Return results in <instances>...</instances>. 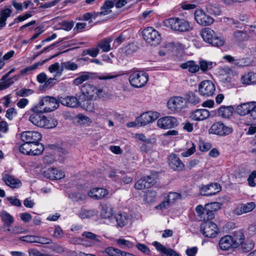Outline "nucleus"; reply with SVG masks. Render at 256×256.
I'll return each instance as SVG.
<instances>
[{
  "label": "nucleus",
  "mask_w": 256,
  "mask_h": 256,
  "mask_svg": "<svg viewBox=\"0 0 256 256\" xmlns=\"http://www.w3.org/2000/svg\"><path fill=\"white\" fill-rule=\"evenodd\" d=\"M159 116V114L157 112L149 111L143 113L139 117L136 118L138 126H146L156 120Z\"/></svg>",
  "instance_id": "10"
},
{
  "label": "nucleus",
  "mask_w": 256,
  "mask_h": 256,
  "mask_svg": "<svg viewBox=\"0 0 256 256\" xmlns=\"http://www.w3.org/2000/svg\"><path fill=\"white\" fill-rule=\"evenodd\" d=\"M0 218L2 222L4 224V228L12 226L14 222L13 216L5 210H3L0 212Z\"/></svg>",
  "instance_id": "28"
},
{
  "label": "nucleus",
  "mask_w": 256,
  "mask_h": 256,
  "mask_svg": "<svg viewBox=\"0 0 256 256\" xmlns=\"http://www.w3.org/2000/svg\"><path fill=\"white\" fill-rule=\"evenodd\" d=\"M2 179L8 186L12 188H18L22 185L20 180L9 174H4Z\"/></svg>",
  "instance_id": "18"
},
{
  "label": "nucleus",
  "mask_w": 256,
  "mask_h": 256,
  "mask_svg": "<svg viewBox=\"0 0 256 256\" xmlns=\"http://www.w3.org/2000/svg\"><path fill=\"white\" fill-rule=\"evenodd\" d=\"M98 214V211L95 210H82L80 212L78 216L82 219L89 218H92Z\"/></svg>",
  "instance_id": "39"
},
{
  "label": "nucleus",
  "mask_w": 256,
  "mask_h": 256,
  "mask_svg": "<svg viewBox=\"0 0 256 256\" xmlns=\"http://www.w3.org/2000/svg\"><path fill=\"white\" fill-rule=\"evenodd\" d=\"M256 178V171L254 170L250 174L249 176L248 181V185L250 186L254 187L256 186V184L254 182V180Z\"/></svg>",
  "instance_id": "64"
},
{
  "label": "nucleus",
  "mask_w": 256,
  "mask_h": 256,
  "mask_svg": "<svg viewBox=\"0 0 256 256\" xmlns=\"http://www.w3.org/2000/svg\"><path fill=\"white\" fill-rule=\"evenodd\" d=\"M211 220H204L200 225L201 232L207 238H214L218 230L217 225Z\"/></svg>",
  "instance_id": "7"
},
{
  "label": "nucleus",
  "mask_w": 256,
  "mask_h": 256,
  "mask_svg": "<svg viewBox=\"0 0 256 256\" xmlns=\"http://www.w3.org/2000/svg\"><path fill=\"white\" fill-rule=\"evenodd\" d=\"M81 91L82 94L90 100H96L103 97L104 95L102 90L98 88L94 85L88 83L82 86Z\"/></svg>",
  "instance_id": "3"
},
{
  "label": "nucleus",
  "mask_w": 256,
  "mask_h": 256,
  "mask_svg": "<svg viewBox=\"0 0 256 256\" xmlns=\"http://www.w3.org/2000/svg\"><path fill=\"white\" fill-rule=\"evenodd\" d=\"M168 163L170 166L174 170L182 171L185 168L184 164L175 154H172L169 156Z\"/></svg>",
  "instance_id": "14"
},
{
  "label": "nucleus",
  "mask_w": 256,
  "mask_h": 256,
  "mask_svg": "<svg viewBox=\"0 0 256 256\" xmlns=\"http://www.w3.org/2000/svg\"><path fill=\"white\" fill-rule=\"evenodd\" d=\"M44 176L50 180H60L65 176L64 172L62 170L56 168H50L43 172Z\"/></svg>",
  "instance_id": "16"
},
{
  "label": "nucleus",
  "mask_w": 256,
  "mask_h": 256,
  "mask_svg": "<svg viewBox=\"0 0 256 256\" xmlns=\"http://www.w3.org/2000/svg\"><path fill=\"white\" fill-rule=\"evenodd\" d=\"M58 124L57 120L52 118H48L46 116L44 120V124L42 128H55Z\"/></svg>",
  "instance_id": "48"
},
{
  "label": "nucleus",
  "mask_w": 256,
  "mask_h": 256,
  "mask_svg": "<svg viewBox=\"0 0 256 256\" xmlns=\"http://www.w3.org/2000/svg\"><path fill=\"white\" fill-rule=\"evenodd\" d=\"M100 215L104 218H108L112 215V208L110 205L105 204L102 206Z\"/></svg>",
  "instance_id": "37"
},
{
  "label": "nucleus",
  "mask_w": 256,
  "mask_h": 256,
  "mask_svg": "<svg viewBox=\"0 0 256 256\" xmlns=\"http://www.w3.org/2000/svg\"><path fill=\"white\" fill-rule=\"evenodd\" d=\"M134 187L138 190H142L148 188V184H147L144 177L138 180L134 185Z\"/></svg>",
  "instance_id": "54"
},
{
  "label": "nucleus",
  "mask_w": 256,
  "mask_h": 256,
  "mask_svg": "<svg viewBox=\"0 0 256 256\" xmlns=\"http://www.w3.org/2000/svg\"><path fill=\"white\" fill-rule=\"evenodd\" d=\"M12 13V10L10 8H5L0 12V28H2L6 26L7 18L10 16Z\"/></svg>",
  "instance_id": "33"
},
{
  "label": "nucleus",
  "mask_w": 256,
  "mask_h": 256,
  "mask_svg": "<svg viewBox=\"0 0 256 256\" xmlns=\"http://www.w3.org/2000/svg\"><path fill=\"white\" fill-rule=\"evenodd\" d=\"M181 198L182 196L180 194L176 192H170L166 198L171 204L174 203L177 200L181 199Z\"/></svg>",
  "instance_id": "47"
},
{
  "label": "nucleus",
  "mask_w": 256,
  "mask_h": 256,
  "mask_svg": "<svg viewBox=\"0 0 256 256\" xmlns=\"http://www.w3.org/2000/svg\"><path fill=\"white\" fill-rule=\"evenodd\" d=\"M142 36L146 42L152 46L158 44L161 40L158 32L152 27L145 28L142 32Z\"/></svg>",
  "instance_id": "5"
},
{
  "label": "nucleus",
  "mask_w": 256,
  "mask_h": 256,
  "mask_svg": "<svg viewBox=\"0 0 256 256\" xmlns=\"http://www.w3.org/2000/svg\"><path fill=\"white\" fill-rule=\"evenodd\" d=\"M85 53L92 57L95 58L98 55L99 50L98 48L87 49L83 52V55H84Z\"/></svg>",
  "instance_id": "59"
},
{
  "label": "nucleus",
  "mask_w": 256,
  "mask_h": 256,
  "mask_svg": "<svg viewBox=\"0 0 256 256\" xmlns=\"http://www.w3.org/2000/svg\"><path fill=\"white\" fill-rule=\"evenodd\" d=\"M82 236L86 237V238L92 240V245H98L99 243L100 242V236H97L91 232H84L82 234Z\"/></svg>",
  "instance_id": "42"
},
{
  "label": "nucleus",
  "mask_w": 256,
  "mask_h": 256,
  "mask_svg": "<svg viewBox=\"0 0 256 256\" xmlns=\"http://www.w3.org/2000/svg\"><path fill=\"white\" fill-rule=\"evenodd\" d=\"M219 246L223 250H227L232 247L234 248L232 236L227 235L222 238L219 242Z\"/></svg>",
  "instance_id": "25"
},
{
  "label": "nucleus",
  "mask_w": 256,
  "mask_h": 256,
  "mask_svg": "<svg viewBox=\"0 0 256 256\" xmlns=\"http://www.w3.org/2000/svg\"><path fill=\"white\" fill-rule=\"evenodd\" d=\"M210 114V112L206 109H198L191 114L190 118L194 120L200 121L208 118Z\"/></svg>",
  "instance_id": "21"
},
{
  "label": "nucleus",
  "mask_w": 256,
  "mask_h": 256,
  "mask_svg": "<svg viewBox=\"0 0 256 256\" xmlns=\"http://www.w3.org/2000/svg\"><path fill=\"white\" fill-rule=\"evenodd\" d=\"M196 211L198 216L203 220H207V210L206 209V205L202 206V205H198L196 208Z\"/></svg>",
  "instance_id": "46"
},
{
  "label": "nucleus",
  "mask_w": 256,
  "mask_h": 256,
  "mask_svg": "<svg viewBox=\"0 0 256 256\" xmlns=\"http://www.w3.org/2000/svg\"><path fill=\"white\" fill-rule=\"evenodd\" d=\"M194 19L200 25L208 26L211 25L214 22V19L202 10L198 9L194 12Z\"/></svg>",
  "instance_id": "9"
},
{
  "label": "nucleus",
  "mask_w": 256,
  "mask_h": 256,
  "mask_svg": "<svg viewBox=\"0 0 256 256\" xmlns=\"http://www.w3.org/2000/svg\"><path fill=\"white\" fill-rule=\"evenodd\" d=\"M191 29L188 21L182 18L179 19L177 31L184 32L189 31Z\"/></svg>",
  "instance_id": "43"
},
{
  "label": "nucleus",
  "mask_w": 256,
  "mask_h": 256,
  "mask_svg": "<svg viewBox=\"0 0 256 256\" xmlns=\"http://www.w3.org/2000/svg\"><path fill=\"white\" fill-rule=\"evenodd\" d=\"M36 236L27 235L20 236L19 240L26 242L36 243Z\"/></svg>",
  "instance_id": "57"
},
{
  "label": "nucleus",
  "mask_w": 256,
  "mask_h": 256,
  "mask_svg": "<svg viewBox=\"0 0 256 256\" xmlns=\"http://www.w3.org/2000/svg\"><path fill=\"white\" fill-rule=\"evenodd\" d=\"M34 92L33 90L31 89L23 88L16 92V95L19 96H26L32 94Z\"/></svg>",
  "instance_id": "58"
},
{
  "label": "nucleus",
  "mask_w": 256,
  "mask_h": 256,
  "mask_svg": "<svg viewBox=\"0 0 256 256\" xmlns=\"http://www.w3.org/2000/svg\"><path fill=\"white\" fill-rule=\"evenodd\" d=\"M38 106L40 108H41V112H48L56 109L59 104L56 98L54 97L46 96L41 99Z\"/></svg>",
  "instance_id": "4"
},
{
  "label": "nucleus",
  "mask_w": 256,
  "mask_h": 256,
  "mask_svg": "<svg viewBox=\"0 0 256 256\" xmlns=\"http://www.w3.org/2000/svg\"><path fill=\"white\" fill-rule=\"evenodd\" d=\"M157 125L162 129L172 128L178 125V120L172 116H164L158 120Z\"/></svg>",
  "instance_id": "12"
},
{
  "label": "nucleus",
  "mask_w": 256,
  "mask_h": 256,
  "mask_svg": "<svg viewBox=\"0 0 256 256\" xmlns=\"http://www.w3.org/2000/svg\"><path fill=\"white\" fill-rule=\"evenodd\" d=\"M4 228V232L10 237L24 234L26 232L24 228L20 226H8Z\"/></svg>",
  "instance_id": "20"
},
{
  "label": "nucleus",
  "mask_w": 256,
  "mask_h": 256,
  "mask_svg": "<svg viewBox=\"0 0 256 256\" xmlns=\"http://www.w3.org/2000/svg\"><path fill=\"white\" fill-rule=\"evenodd\" d=\"M233 132L232 127L225 125L220 122L214 123L208 130L209 134L224 136L230 134Z\"/></svg>",
  "instance_id": "6"
},
{
  "label": "nucleus",
  "mask_w": 256,
  "mask_h": 256,
  "mask_svg": "<svg viewBox=\"0 0 256 256\" xmlns=\"http://www.w3.org/2000/svg\"><path fill=\"white\" fill-rule=\"evenodd\" d=\"M118 225L122 227L128 223V218L126 214L122 213L118 214L115 216Z\"/></svg>",
  "instance_id": "45"
},
{
  "label": "nucleus",
  "mask_w": 256,
  "mask_h": 256,
  "mask_svg": "<svg viewBox=\"0 0 256 256\" xmlns=\"http://www.w3.org/2000/svg\"><path fill=\"white\" fill-rule=\"evenodd\" d=\"M114 7V4L110 0H106L100 8V14L106 16L112 12L111 8Z\"/></svg>",
  "instance_id": "38"
},
{
  "label": "nucleus",
  "mask_w": 256,
  "mask_h": 256,
  "mask_svg": "<svg viewBox=\"0 0 256 256\" xmlns=\"http://www.w3.org/2000/svg\"><path fill=\"white\" fill-rule=\"evenodd\" d=\"M152 244H153V246H154L156 247V249L158 251H159L164 254H166V253L168 249L158 242H153Z\"/></svg>",
  "instance_id": "63"
},
{
  "label": "nucleus",
  "mask_w": 256,
  "mask_h": 256,
  "mask_svg": "<svg viewBox=\"0 0 256 256\" xmlns=\"http://www.w3.org/2000/svg\"><path fill=\"white\" fill-rule=\"evenodd\" d=\"M12 13V10L10 8H5L0 12V28H2L6 26L7 18L10 16Z\"/></svg>",
  "instance_id": "34"
},
{
  "label": "nucleus",
  "mask_w": 256,
  "mask_h": 256,
  "mask_svg": "<svg viewBox=\"0 0 256 256\" xmlns=\"http://www.w3.org/2000/svg\"><path fill=\"white\" fill-rule=\"evenodd\" d=\"M222 204L218 202H212L206 204V209L207 210V220H212L214 217V212L216 211L221 208Z\"/></svg>",
  "instance_id": "23"
},
{
  "label": "nucleus",
  "mask_w": 256,
  "mask_h": 256,
  "mask_svg": "<svg viewBox=\"0 0 256 256\" xmlns=\"http://www.w3.org/2000/svg\"><path fill=\"white\" fill-rule=\"evenodd\" d=\"M118 252L119 249L112 246L108 247L102 251V253L106 254L108 256H118Z\"/></svg>",
  "instance_id": "53"
},
{
  "label": "nucleus",
  "mask_w": 256,
  "mask_h": 256,
  "mask_svg": "<svg viewBox=\"0 0 256 256\" xmlns=\"http://www.w3.org/2000/svg\"><path fill=\"white\" fill-rule=\"evenodd\" d=\"M31 144L24 142L19 148V150L23 154L30 156Z\"/></svg>",
  "instance_id": "50"
},
{
  "label": "nucleus",
  "mask_w": 256,
  "mask_h": 256,
  "mask_svg": "<svg viewBox=\"0 0 256 256\" xmlns=\"http://www.w3.org/2000/svg\"><path fill=\"white\" fill-rule=\"evenodd\" d=\"M234 110L232 106H222L218 110V114L223 118H228L232 116Z\"/></svg>",
  "instance_id": "29"
},
{
  "label": "nucleus",
  "mask_w": 256,
  "mask_h": 256,
  "mask_svg": "<svg viewBox=\"0 0 256 256\" xmlns=\"http://www.w3.org/2000/svg\"><path fill=\"white\" fill-rule=\"evenodd\" d=\"M22 140L29 144L37 142L42 138V136L40 133L36 131L24 132L21 134Z\"/></svg>",
  "instance_id": "13"
},
{
  "label": "nucleus",
  "mask_w": 256,
  "mask_h": 256,
  "mask_svg": "<svg viewBox=\"0 0 256 256\" xmlns=\"http://www.w3.org/2000/svg\"><path fill=\"white\" fill-rule=\"evenodd\" d=\"M58 54H56L52 56L51 57H50L48 58L45 59V60H43L41 62H36L34 63L33 65L28 66V67L20 70V74L22 76H24L28 72L32 71L33 70L36 69L39 66H41L43 65L44 63L47 62L48 60H50L54 58L57 56H58Z\"/></svg>",
  "instance_id": "27"
},
{
  "label": "nucleus",
  "mask_w": 256,
  "mask_h": 256,
  "mask_svg": "<svg viewBox=\"0 0 256 256\" xmlns=\"http://www.w3.org/2000/svg\"><path fill=\"white\" fill-rule=\"evenodd\" d=\"M255 208L256 204L254 202L241 204L235 208L234 212V214L240 216L252 212Z\"/></svg>",
  "instance_id": "17"
},
{
  "label": "nucleus",
  "mask_w": 256,
  "mask_h": 256,
  "mask_svg": "<svg viewBox=\"0 0 256 256\" xmlns=\"http://www.w3.org/2000/svg\"><path fill=\"white\" fill-rule=\"evenodd\" d=\"M212 63L210 62L202 60L200 62V68L202 72H206L212 68Z\"/></svg>",
  "instance_id": "56"
},
{
  "label": "nucleus",
  "mask_w": 256,
  "mask_h": 256,
  "mask_svg": "<svg viewBox=\"0 0 256 256\" xmlns=\"http://www.w3.org/2000/svg\"><path fill=\"white\" fill-rule=\"evenodd\" d=\"M52 242L51 239L43 236H36V243H39L42 244H50Z\"/></svg>",
  "instance_id": "60"
},
{
  "label": "nucleus",
  "mask_w": 256,
  "mask_h": 256,
  "mask_svg": "<svg viewBox=\"0 0 256 256\" xmlns=\"http://www.w3.org/2000/svg\"><path fill=\"white\" fill-rule=\"evenodd\" d=\"M64 233L62 229L59 226H56L53 236L56 238H60L63 236Z\"/></svg>",
  "instance_id": "62"
},
{
  "label": "nucleus",
  "mask_w": 256,
  "mask_h": 256,
  "mask_svg": "<svg viewBox=\"0 0 256 256\" xmlns=\"http://www.w3.org/2000/svg\"><path fill=\"white\" fill-rule=\"evenodd\" d=\"M242 84L248 85L256 84V74L248 72L245 74L242 78Z\"/></svg>",
  "instance_id": "32"
},
{
  "label": "nucleus",
  "mask_w": 256,
  "mask_h": 256,
  "mask_svg": "<svg viewBox=\"0 0 256 256\" xmlns=\"http://www.w3.org/2000/svg\"><path fill=\"white\" fill-rule=\"evenodd\" d=\"M30 156H38L41 154L44 150V145L38 141L37 142L31 144Z\"/></svg>",
  "instance_id": "30"
},
{
  "label": "nucleus",
  "mask_w": 256,
  "mask_h": 256,
  "mask_svg": "<svg viewBox=\"0 0 256 256\" xmlns=\"http://www.w3.org/2000/svg\"><path fill=\"white\" fill-rule=\"evenodd\" d=\"M48 70L50 72H56L55 76V77H56L57 76H60L62 75L63 68H62L60 70V64L57 62L51 64L48 68Z\"/></svg>",
  "instance_id": "49"
},
{
  "label": "nucleus",
  "mask_w": 256,
  "mask_h": 256,
  "mask_svg": "<svg viewBox=\"0 0 256 256\" xmlns=\"http://www.w3.org/2000/svg\"><path fill=\"white\" fill-rule=\"evenodd\" d=\"M234 248H236L244 241V236L242 230H236L232 236Z\"/></svg>",
  "instance_id": "31"
},
{
  "label": "nucleus",
  "mask_w": 256,
  "mask_h": 256,
  "mask_svg": "<svg viewBox=\"0 0 256 256\" xmlns=\"http://www.w3.org/2000/svg\"><path fill=\"white\" fill-rule=\"evenodd\" d=\"M254 102L242 104L237 106L236 112L240 116H245L249 113L251 114Z\"/></svg>",
  "instance_id": "24"
},
{
  "label": "nucleus",
  "mask_w": 256,
  "mask_h": 256,
  "mask_svg": "<svg viewBox=\"0 0 256 256\" xmlns=\"http://www.w3.org/2000/svg\"><path fill=\"white\" fill-rule=\"evenodd\" d=\"M220 184L217 183L210 184L204 186L200 190V193L203 196H210L216 194L221 190Z\"/></svg>",
  "instance_id": "15"
},
{
  "label": "nucleus",
  "mask_w": 256,
  "mask_h": 256,
  "mask_svg": "<svg viewBox=\"0 0 256 256\" xmlns=\"http://www.w3.org/2000/svg\"><path fill=\"white\" fill-rule=\"evenodd\" d=\"M240 244V249L244 252H247L251 250L254 248V242L250 239L244 240Z\"/></svg>",
  "instance_id": "40"
},
{
  "label": "nucleus",
  "mask_w": 256,
  "mask_h": 256,
  "mask_svg": "<svg viewBox=\"0 0 256 256\" xmlns=\"http://www.w3.org/2000/svg\"><path fill=\"white\" fill-rule=\"evenodd\" d=\"M215 86L210 80H204L198 86V91L200 94L205 96H212L215 92Z\"/></svg>",
  "instance_id": "11"
},
{
  "label": "nucleus",
  "mask_w": 256,
  "mask_h": 256,
  "mask_svg": "<svg viewBox=\"0 0 256 256\" xmlns=\"http://www.w3.org/2000/svg\"><path fill=\"white\" fill-rule=\"evenodd\" d=\"M180 18H172L166 20L164 21V26L172 30L177 31Z\"/></svg>",
  "instance_id": "36"
},
{
  "label": "nucleus",
  "mask_w": 256,
  "mask_h": 256,
  "mask_svg": "<svg viewBox=\"0 0 256 256\" xmlns=\"http://www.w3.org/2000/svg\"><path fill=\"white\" fill-rule=\"evenodd\" d=\"M117 245L120 248L123 249H128L132 248L134 244L131 242L126 240L122 238H120L116 240Z\"/></svg>",
  "instance_id": "41"
},
{
  "label": "nucleus",
  "mask_w": 256,
  "mask_h": 256,
  "mask_svg": "<svg viewBox=\"0 0 256 256\" xmlns=\"http://www.w3.org/2000/svg\"><path fill=\"white\" fill-rule=\"evenodd\" d=\"M148 80V74L142 71L134 70L130 72L128 81L134 88H140L144 86Z\"/></svg>",
  "instance_id": "2"
},
{
  "label": "nucleus",
  "mask_w": 256,
  "mask_h": 256,
  "mask_svg": "<svg viewBox=\"0 0 256 256\" xmlns=\"http://www.w3.org/2000/svg\"><path fill=\"white\" fill-rule=\"evenodd\" d=\"M207 10L210 14L214 16H218L222 12L220 8L214 5H209L208 6Z\"/></svg>",
  "instance_id": "52"
},
{
  "label": "nucleus",
  "mask_w": 256,
  "mask_h": 256,
  "mask_svg": "<svg viewBox=\"0 0 256 256\" xmlns=\"http://www.w3.org/2000/svg\"><path fill=\"white\" fill-rule=\"evenodd\" d=\"M58 101L62 105L70 108H76L80 104L78 100L73 96L60 97L58 98Z\"/></svg>",
  "instance_id": "22"
},
{
  "label": "nucleus",
  "mask_w": 256,
  "mask_h": 256,
  "mask_svg": "<svg viewBox=\"0 0 256 256\" xmlns=\"http://www.w3.org/2000/svg\"><path fill=\"white\" fill-rule=\"evenodd\" d=\"M248 38V36L246 32L236 30L234 32L232 40L236 42H241Z\"/></svg>",
  "instance_id": "35"
},
{
  "label": "nucleus",
  "mask_w": 256,
  "mask_h": 256,
  "mask_svg": "<svg viewBox=\"0 0 256 256\" xmlns=\"http://www.w3.org/2000/svg\"><path fill=\"white\" fill-rule=\"evenodd\" d=\"M62 68L68 70H74L78 68L76 64L70 61L63 62L61 64Z\"/></svg>",
  "instance_id": "51"
},
{
  "label": "nucleus",
  "mask_w": 256,
  "mask_h": 256,
  "mask_svg": "<svg viewBox=\"0 0 256 256\" xmlns=\"http://www.w3.org/2000/svg\"><path fill=\"white\" fill-rule=\"evenodd\" d=\"M89 78V74L88 72H84L74 80V83L78 85L82 84L84 82L88 80Z\"/></svg>",
  "instance_id": "55"
},
{
  "label": "nucleus",
  "mask_w": 256,
  "mask_h": 256,
  "mask_svg": "<svg viewBox=\"0 0 256 256\" xmlns=\"http://www.w3.org/2000/svg\"><path fill=\"white\" fill-rule=\"evenodd\" d=\"M200 36L205 42L212 46L220 47L224 44V40L218 36L217 34L210 28H202L200 32Z\"/></svg>",
  "instance_id": "1"
},
{
  "label": "nucleus",
  "mask_w": 256,
  "mask_h": 256,
  "mask_svg": "<svg viewBox=\"0 0 256 256\" xmlns=\"http://www.w3.org/2000/svg\"><path fill=\"white\" fill-rule=\"evenodd\" d=\"M45 118L46 116H44L40 114L34 113L30 116L28 120L34 125L42 128V126L44 124Z\"/></svg>",
  "instance_id": "26"
},
{
  "label": "nucleus",
  "mask_w": 256,
  "mask_h": 256,
  "mask_svg": "<svg viewBox=\"0 0 256 256\" xmlns=\"http://www.w3.org/2000/svg\"><path fill=\"white\" fill-rule=\"evenodd\" d=\"M108 194V191L107 190L100 188H92L88 192V196L94 200L102 199Z\"/></svg>",
  "instance_id": "19"
},
{
  "label": "nucleus",
  "mask_w": 256,
  "mask_h": 256,
  "mask_svg": "<svg viewBox=\"0 0 256 256\" xmlns=\"http://www.w3.org/2000/svg\"><path fill=\"white\" fill-rule=\"evenodd\" d=\"M112 41V38H107L102 40L98 44L104 52H108L110 50V43Z\"/></svg>",
  "instance_id": "44"
},
{
  "label": "nucleus",
  "mask_w": 256,
  "mask_h": 256,
  "mask_svg": "<svg viewBox=\"0 0 256 256\" xmlns=\"http://www.w3.org/2000/svg\"><path fill=\"white\" fill-rule=\"evenodd\" d=\"M16 114L17 112L16 110L14 108H11L6 110V116L8 120H12L15 116H16Z\"/></svg>",
  "instance_id": "61"
},
{
  "label": "nucleus",
  "mask_w": 256,
  "mask_h": 256,
  "mask_svg": "<svg viewBox=\"0 0 256 256\" xmlns=\"http://www.w3.org/2000/svg\"><path fill=\"white\" fill-rule=\"evenodd\" d=\"M186 101L182 96H176L170 98L167 106L168 109L172 111H180L184 108Z\"/></svg>",
  "instance_id": "8"
}]
</instances>
